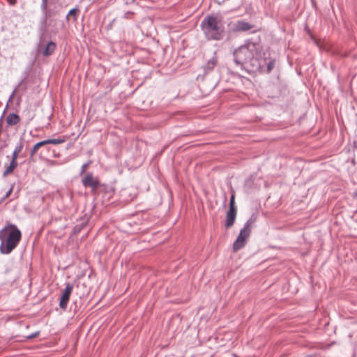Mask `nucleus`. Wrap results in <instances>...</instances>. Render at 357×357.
<instances>
[{
	"instance_id": "1",
	"label": "nucleus",
	"mask_w": 357,
	"mask_h": 357,
	"mask_svg": "<svg viewBox=\"0 0 357 357\" xmlns=\"http://www.w3.org/2000/svg\"><path fill=\"white\" fill-rule=\"evenodd\" d=\"M262 47L259 43L247 41L234 52V61L243 67L248 65L253 70H263L264 62L261 60Z\"/></svg>"
},
{
	"instance_id": "2",
	"label": "nucleus",
	"mask_w": 357,
	"mask_h": 357,
	"mask_svg": "<svg viewBox=\"0 0 357 357\" xmlns=\"http://www.w3.org/2000/svg\"><path fill=\"white\" fill-rule=\"evenodd\" d=\"M200 28L208 40H220L225 36V27L220 16L206 15L200 24Z\"/></svg>"
},
{
	"instance_id": "3",
	"label": "nucleus",
	"mask_w": 357,
	"mask_h": 357,
	"mask_svg": "<svg viewBox=\"0 0 357 357\" xmlns=\"http://www.w3.org/2000/svg\"><path fill=\"white\" fill-rule=\"evenodd\" d=\"M22 233L15 225L8 224L0 230V252L10 254L18 245Z\"/></svg>"
},
{
	"instance_id": "4",
	"label": "nucleus",
	"mask_w": 357,
	"mask_h": 357,
	"mask_svg": "<svg viewBox=\"0 0 357 357\" xmlns=\"http://www.w3.org/2000/svg\"><path fill=\"white\" fill-rule=\"evenodd\" d=\"M255 220V218L253 215L251 216L245 223L243 227L240 230L237 238L233 243V250L234 252L242 249L246 245L247 240L251 233V227Z\"/></svg>"
},
{
	"instance_id": "5",
	"label": "nucleus",
	"mask_w": 357,
	"mask_h": 357,
	"mask_svg": "<svg viewBox=\"0 0 357 357\" xmlns=\"http://www.w3.org/2000/svg\"><path fill=\"white\" fill-rule=\"evenodd\" d=\"M237 213V207L235 204V196L232 194L230 197L229 208L226 214L225 227H231L235 222Z\"/></svg>"
},
{
	"instance_id": "6",
	"label": "nucleus",
	"mask_w": 357,
	"mask_h": 357,
	"mask_svg": "<svg viewBox=\"0 0 357 357\" xmlns=\"http://www.w3.org/2000/svg\"><path fill=\"white\" fill-rule=\"evenodd\" d=\"M73 289V285L72 284L69 282L66 284L65 289H63L62 295L60 298L59 307L61 309L66 310L67 308Z\"/></svg>"
},
{
	"instance_id": "7",
	"label": "nucleus",
	"mask_w": 357,
	"mask_h": 357,
	"mask_svg": "<svg viewBox=\"0 0 357 357\" xmlns=\"http://www.w3.org/2000/svg\"><path fill=\"white\" fill-rule=\"evenodd\" d=\"M82 184L84 187H90L95 190L99 186L100 183L97 178L93 177L92 173L88 172L82 178Z\"/></svg>"
},
{
	"instance_id": "8",
	"label": "nucleus",
	"mask_w": 357,
	"mask_h": 357,
	"mask_svg": "<svg viewBox=\"0 0 357 357\" xmlns=\"http://www.w3.org/2000/svg\"><path fill=\"white\" fill-rule=\"evenodd\" d=\"M252 28L253 25L243 20H238L234 24V30L236 31H246Z\"/></svg>"
},
{
	"instance_id": "9",
	"label": "nucleus",
	"mask_w": 357,
	"mask_h": 357,
	"mask_svg": "<svg viewBox=\"0 0 357 357\" xmlns=\"http://www.w3.org/2000/svg\"><path fill=\"white\" fill-rule=\"evenodd\" d=\"M213 55L214 56L211 59H210L206 63V64L204 66V69L206 73L211 71L218 63V59L217 56H215L216 52H214Z\"/></svg>"
},
{
	"instance_id": "10",
	"label": "nucleus",
	"mask_w": 357,
	"mask_h": 357,
	"mask_svg": "<svg viewBox=\"0 0 357 357\" xmlns=\"http://www.w3.org/2000/svg\"><path fill=\"white\" fill-rule=\"evenodd\" d=\"M20 121V116L15 113L10 114L6 118L7 124L11 126L17 125Z\"/></svg>"
},
{
	"instance_id": "11",
	"label": "nucleus",
	"mask_w": 357,
	"mask_h": 357,
	"mask_svg": "<svg viewBox=\"0 0 357 357\" xmlns=\"http://www.w3.org/2000/svg\"><path fill=\"white\" fill-rule=\"evenodd\" d=\"M55 49H56V44L52 41H50L47 44L45 48L44 49L43 54L45 56H48L51 55L54 52Z\"/></svg>"
},
{
	"instance_id": "12",
	"label": "nucleus",
	"mask_w": 357,
	"mask_h": 357,
	"mask_svg": "<svg viewBox=\"0 0 357 357\" xmlns=\"http://www.w3.org/2000/svg\"><path fill=\"white\" fill-rule=\"evenodd\" d=\"M261 60L264 61V67L266 66V73H269L275 67V60L270 59L267 61L266 59L265 58H263L262 56Z\"/></svg>"
},
{
	"instance_id": "13",
	"label": "nucleus",
	"mask_w": 357,
	"mask_h": 357,
	"mask_svg": "<svg viewBox=\"0 0 357 357\" xmlns=\"http://www.w3.org/2000/svg\"><path fill=\"white\" fill-rule=\"evenodd\" d=\"M17 162L14 161H10L9 165L6 168L3 173V176H6L7 175L11 174L13 170L17 167Z\"/></svg>"
},
{
	"instance_id": "14",
	"label": "nucleus",
	"mask_w": 357,
	"mask_h": 357,
	"mask_svg": "<svg viewBox=\"0 0 357 357\" xmlns=\"http://www.w3.org/2000/svg\"><path fill=\"white\" fill-rule=\"evenodd\" d=\"M46 144H47V143H46L45 140H43V141L36 143L33 146V149L31 151V155H33L40 148H41L43 146H45Z\"/></svg>"
},
{
	"instance_id": "15",
	"label": "nucleus",
	"mask_w": 357,
	"mask_h": 357,
	"mask_svg": "<svg viewBox=\"0 0 357 357\" xmlns=\"http://www.w3.org/2000/svg\"><path fill=\"white\" fill-rule=\"evenodd\" d=\"M47 144H60L66 142V139L64 137L57 138V139H46Z\"/></svg>"
},
{
	"instance_id": "16",
	"label": "nucleus",
	"mask_w": 357,
	"mask_h": 357,
	"mask_svg": "<svg viewBox=\"0 0 357 357\" xmlns=\"http://www.w3.org/2000/svg\"><path fill=\"white\" fill-rule=\"evenodd\" d=\"M22 149H23V144H22V142H19L17 144V145H16V146H15V148L14 151H15L16 153H20L22 151Z\"/></svg>"
},
{
	"instance_id": "17",
	"label": "nucleus",
	"mask_w": 357,
	"mask_h": 357,
	"mask_svg": "<svg viewBox=\"0 0 357 357\" xmlns=\"http://www.w3.org/2000/svg\"><path fill=\"white\" fill-rule=\"evenodd\" d=\"M77 12H78V9L77 8H73L71 9L68 15H67V17L70 16V15H72L73 17H75V18H76V16H77Z\"/></svg>"
},
{
	"instance_id": "18",
	"label": "nucleus",
	"mask_w": 357,
	"mask_h": 357,
	"mask_svg": "<svg viewBox=\"0 0 357 357\" xmlns=\"http://www.w3.org/2000/svg\"><path fill=\"white\" fill-rule=\"evenodd\" d=\"M47 0H42V3H41V8H42V10H46V9H47Z\"/></svg>"
},
{
	"instance_id": "19",
	"label": "nucleus",
	"mask_w": 357,
	"mask_h": 357,
	"mask_svg": "<svg viewBox=\"0 0 357 357\" xmlns=\"http://www.w3.org/2000/svg\"><path fill=\"white\" fill-rule=\"evenodd\" d=\"M89 162H87V163H84L82 165V168H81V174H83L86 169L89 167Z\"/></svg>"
},
{
	"instance_id": "20",
	"label": "nucleus",
	"mask_w": 357,
	"mask_h": 357,
	"mask_svg": "<svg viewBox=\"0 0 357 357\" xmlns=\"http://www.w3.org/2000/svg\"><path fill=\"white\" fill-rule=\"evenodd\" d=\"M19 153H16L15 151H13L12 154V161L17 162L16 160L18 157Z\"/></svg>"
},
{
	"instance_id": "21",
	"label": "nucleus",
	"mask_w": 357,
	"mask_h": 357,
	"mask_svg": "<svg viewBox=\"0 0 357 357\" xmlns=\"http://www.w3.org/2000/svg\"><path fill=\"white\" fill-rule=\"evenodd\" d=\"M13 189V185L6 192V193L5 195L6 197H8L11 195Z\"/></svg>"
},
{
	"instance_id": "22",
	"label": "nucleus",
	"mask_w": 357,
	"mask_h": 357,
	"mask_svg": "<svg viewBox=\"0 0 357 357\" xmlns=\"http://www.w3.org/2000/svg\"><path fill=\"white\" fill-rule=\"evenodd\" d=\"M38 335V332H36V333H33V334H31V335H29V336L27 337V338H28V339H32V338L36 337Z\"/></svg>"
},
{
	"instance_id": "23",
	"label": "nucleus",
	"mask_w": 357,
	"mask_h": 357,
	"mask_svg": "<svg viewBox=\"0 0 357 357\" xmlns=\"http://www.w3.org/2000/svg\"><path fill=\"white\" fill-rule=\"evenodd\" d=\"M8 1L11 6H14L17 3V0H8Z\"/></svg>"
},
{
	"instance_id": "24",
	"label": "nucleus",
	"mask_w": 357,
	"mask_h": 357,
	"mask_svg": "<svg viewBox=\"0 0 357 357\" xmlns=\"http://www.w3.org/2000/svg\"><path fill=\"white\" fill-rule=\"evenodd\" d=\"M15 91H16V89L13 91L12 94L10 95V98H9L8 101H10V100H12V98H13V96H14V94H15Z\"/></svg>"
}]
</instances>
